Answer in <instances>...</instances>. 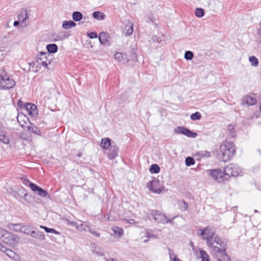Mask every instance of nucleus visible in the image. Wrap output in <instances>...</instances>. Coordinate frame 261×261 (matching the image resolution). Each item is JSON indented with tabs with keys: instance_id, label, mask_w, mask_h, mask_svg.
<instances>
[{
	"instance_id": "4be33fe9",
	"label": "nucleus",
	"mask_w": 261,
	"mask_h": 261,
	"mask_svg": "<svg viewBox=\"0 0 261 261\" xmlns=\"http://www.w3.org/2000/svg\"><path fill=\"white\" fill-rule=\"evenodd\" d=\"M46 49L47 50V53L49 54H50V53L55 54L57 52L58 47L56 44H49L47 45Z\"/></svg>"
},
{
	"instance_id": "20e7f679",
	"label": "nucleus",
	"mask_w": 261,
	"mask_h": 261,
	"mask_svg": "<svg viewBox=\"0 0 261 261\" xmlns=\"http://www.w3.org/2000/svg\"><path fill=\"white\" fill-rule=\"evenodd\" d=\"M0 238L4 243L11 246L17 245L19 239L15 234L1 227H0Z\"/></svg>"
},
{
	"instance_id": "bb28decb",
	"label": "nucleus",
	"mask_w": 261,
	"mask_h": 261,
	"mask_svg": "<svg viewBox=\"0 0 261 261\" xmlns=\"http://www.w3.org/2000/svg\"><path fill=\"white\" fill-rule=\"evenodd\" d=\"M72 19L75 21H79L83 18V14L79 11H74L72 15Z\"/></svg>"
},
{
	"instance_id": "423d86ee",
	"label": "nucleus",
	"mask_w": 261,
	"mask_h": 261,
	"mask_svg": "<svg viewBox=\"0 0 261 261\" xmlns=\"http://www.w3.org/2000/svg\"><path fill=\"white\" fill-rule=\"evenodd\" d=\"M50 56V54L48 53L41 51L36 56L35 60L39 65H42L47 69H50L51 68L48 67V65L50 64V62L48 59Z\"/></svg>"
},
{
	"instance_id": "393cba45",
	"label": "nucleus",
	"mask_w": 261,
	"mask_h": 261,
	"mask_svg": "<svg viewBox=\"0 0 261 261\" xmlns=\"http://www.w3.org/2000/svg\"><path fill=\"white\" fill-rule=\"evenodd\" d=\"M9 257L13 259L17 260L18 257V255L11 249H8L5 253Z\"/></svg>"
},
{
	"instance_id": "bf43d9fd",
	"label": "nucleus",
	"mask_w": 261,
	"mask_h": 261,
	"mask_svg": "<svg viewBox=\"0 0 261 261\" xmlns=\"http://www.w3.org/2000/svg\"><path fill=\"white\" fill-rule=\"evenodd\" d=\"M19 22H20V21H15L14 22V24H14V26L18 25L19 24Z\"/></svg>"
},
{
	"instance_id": "c756f323",
	"label": "nucleus",
	"mask_w": 261,
	"mask_h": 261,
	"mask_svg": "<svg viewBox=\"0 0 261 261\" xmlns=\"http://www.w3.org/2000/svg\"><path fill=\"white\" fill-rule=\"evenodd\" d=\"M200 254L201 261H210L209 255L205 251L203 250H200Z\"/></svg>"
},
{
	"instance_id": "4d7b16f0",
	"label": "nucleus",
	"mask_w": 261,
	"mask_h": 261,
	"mask_svg": "<svg viewBox=\"0 0 261 261\" xmlns=\"http://www.w3.org/2000/svg\"><path fill=\"white\" fill-rule=\"evenodd\" d=\"M17 105L19 108H22L23 106V103L20 100H19L17 102Z\"/></svg>"
},
{
	"instance_id": "c85d7f7f",
	"label": "nucleus",
	"mask_w": 261,
	"mask_h": 261,
	"mask_svg": "<svg viewBox=\"0 0 261 261\" xmlns=\"http://www.w3.org/2000/svg\"><path fill=\"white\" fill-rule=\"evenodd\" d=\"M149 171L152 173H158L160 171V168L157 164H152L150 167Z\"/></svg>"
},
{
	"instance_id": "5fc2aeb1",
	"label": "nucleus",
	"mask_w": 261,
	"mask_h": 261,
	"mask_svg": "<svg viewBox=\"0 0 261 261\" xmlns=\"http://www.w3.org/2000/svg\"><path fill=\"white\" fill-rule=\"evenodd\" d=\"M173 219H174V218H172L171 219H167V218L166 217V223H170L171 224H173Z\"/></svg>"
},
{
	"instance_id": "58836bf2",
	"label": "nucleus",
	"mask_w": 261,
	"mask_h": 261,
	"mask_svg": "<svg viewBox=\"0 0 261 261\" xmlns=\"http://www.w3.org/2000/svg\"><path fill=\"white\" fill-rule=\"evenodd\" d=\"M23 191L25 192H23V197H21L18 193L15 192L14 194V197L15 198H16V199L18 200H20V199L21 198H23L25 199H26V197L28 196V194L27 192H26L25 191V190H23Z\"/></svg>"
},
{
	"instance_id": "052dcab7",
	"label": "nucleus",
	"mask_w": 261,
	"mask_h": 261,
	"mask_svg": "<svg viewBox=\"0 0 261 261\" xmlns=\"http://www.w3.org/2000/svg\"><path fill=\"white\" fill-rule=\"evenodd\" d=\"M107 261H117V260L113 258H110V259H107Z\"/></svg>"
},
{
	"instance_id": "a18cd8bd",
	"label": "nucleus",
	"mask_w": 261,
	"mask_h": 261,
	"mask_svg": "<svg viewBox=\"0 0 261 261\" xmlns=\"http://www.w3.org/2000/svg\"><path fill=\"white\" fill-rule=\"evenodd\" d=\"M87 231L95 237H99L100 236V234L98 232L96 231L93 228H91L90 227H89Z\"/></svg>"
},
{
	"instance_id": "f257e3e1",
	"label": "nucleus",
	"mask_w": 261,
	"mask_h": 261,
	"mask_svg": "<svg viewBox=\"0 0 261 261\" xmlns=\"http://www.w3.org/2000/svg\"><path fill=\"white\" fill-rule=\"evenodd\" d=\"M206 244L210 248L211 254L218 261H230L226 250L227 243L218 236L207 239Z\"/></svg>"
},
{
	"instance_id": "c03bdc74",
	"label": "nucleus",
	"mask_w": 261,
	"mask_h": 261,
	"mask_svg": "<svg viewBox=\"0 0 261 261\" xmlns=\"http://www.w3.org/2000/svg\"><path fill=\"white\" fill-rule=\"evenodd\" d=\"M89 226H88L87 225H86L85 224V223H82L81 224H80V225H79V230H80V231H82V230H84V231H87L88 229V228H89Z\"/></svg>"
},
{
	"instance_id": "f03ea898",
	"label": "nucleus",
	"mask_w": 261,
	"mask_h": 261,
	"mask_svg": "<svg viewBox=\"0 0 261 261\" xmlns=\"http://www.w3.org/2000/svg\"><path fill=\"white\" fill-rule=\"evenodd\" d=\"M236 152L235 145L233 142L225 141L220 146V152L218 154L220 159L223 162L230 160Z\"/></svg>"
},
{
	"instance_id": "e433bc0d",
	"label": "nucleus",
	"mask_w": 261,
	"mask_h": 261,
	"mask_svg": "<svg viewBox=\"0 0 261 261\" xmlns=\"http://www.w3.org/2000/svg\"><path fill=\"white\" fill-rule=\"evenodd\" d=\"M194 56L193 53L191 51H186L185 53L184 57L187 60H191Z\"/></svg>"
},
{
	"instance_id": "0e129e2a",
	"label": "nucleus",
	"mask_w": 261,
	"mask_h": 261,
	"mask_svg": "<svg viewBox=\"0 0 261 261\" xmlns=\"http://www.w3.org/2000/svg\"><path fill=\"white\" fill-rule=\"evenodd\" d=\"M96 253L100 255H102L103 254L102 253L100 254V253H98V252H95Z\"/></svg>"
},
{
	"instance_id": "ea45409f",
	"label": "nucleus",
	"mask_w": 261,
	"mask_h": 261,
	"mask_svg": "<svg viewBox=\"0 0 261 261\" xmlns=\"http://www.w3.org/2000/svg\"><path fill=\"white\" fill-rule=\"evenodd\" d=\"M179 206L180 207V209L183 211H185L187 210V209L188 208V204L184 200L182 201L181 202H180L179 203Z\"/></svg>"
},
{
	"instance_id": "603ef678",
	"label": "nucleus",
	"mask_w": 261,
	"mask_h": 261,
	"mask_svg": "<svg viewBox=\"0 0 261 261\" xmlns=\"http://www.w3.org/2000/svg\"><path fill=\"white\" fill-rule=\"evenodd\" d=\"M7 249L8 248L4 246L2 244L0 243V250L3 252L5 253Z\"/></svg>"
},
{
	"instance_id": "774afa93",
	"label": "nucleus",
	"mask_w": 261,
	"mask_h": 261,
	"mask_svg": "<svg viewBox=\"0 0 261 261\" xmlns=\"http://www.w3.org/2000/svg\"><path fill=\"white\" fill-rule=\"evenodd\" d=\"M254 212H255V213H257V210H255V211H254Z\"/></svg>"
},
{
	"instance_id": "f8f14e48",
	"label": "nucleus",
	"mask_w": 261,
	"mask_h": 261,
	"mask_svg": "<svg viewBox=\"0 0 261 261\" xmlns=\"http://www.w3.org/2000/svg\"><path fill=\"white\" fill-rule=\"evenodd\" d=\"M26 110L28 115L32 117H35L38 115L37 106L31 103H27L25 105Z\"/></svg>"
},
{
	"instance_id": "a211bd4d",
	"label": "nucleus",
	"mask_w": 261,
	"mask_h": 261,
	"mask_svg": "<svg viewBox=\"0 0 261 261\" xmlns=\"http://www.w3.org/2000/svg\"><path fill=\"white\" fill-rule=\"evenodd\" d=\"M8 228L13 231H20L21 232L23 231L22 229H24L25 230H27V229L25 228V227H20V224L17 223V224H12V223H9L8 224Z\"/></svg>"
},
{
	"instance_id": "412c9836",
	"label": "nucleus",
	"mask_w": 261,
	"mask_h": 261,
	"mask_svg": "<svg viewBox=\"0 0 261 261\" xmlns=\"http://www.w3.org/2000/svg\"><path fill=\"white\" fill-rule=\"evenodd\" d=\"M75 26L76 23L72 20L64 21L62 24V27L65 30H68L70 28L75 27Z\"/></svg>"
},
{
	"instance_id": "0eeeda50",
	"label": "nucleus",
	"mask_w": 261,
	"mask_h": 261,
	"mask_svg": "<svg viewBox=\"0 0 261 261\" xmlns=\"http://www.w3.org/2000/svg\"><path fill=\"white\" fill-rule=\"evenodd\" d=\"M208 173L214 179L219 182L228 180V177L226 176L224 171H222L220 169L209 170Z\"/></svg>"
},
{
	"instance_id": "7ed1b4c3",
	"label": "nucleus",
	"mask_w": 261,
	"mask_h": 261,
	"mask_svg": "<svg viewBox=\"0 0 261 261\" xmlns=\"http://www.w3.org/2000/svg\"><path fill=\"white\" fill-rule=\"evenodd\" d=\"M16 84L11 76L4 69L0 70V89L8 90L13 88Z\"/></svg>"
},
{
	"instance_id": "4468645a",
	"label": "nucleus",
	"mask_w": 261,
	"mask_h": 261,
	"mask_svg": "<svg viewBox=\"0 0 261 261\" xmlns=\"http://www.w3.org/2000/svg\"><path fill=\"white\" fill-rule=\"evenodd\" d=\"M27 12L25 10L21 12L18 16V21L21 22L22 25L24 27H27L29 24Z\"/></svg>"
},
{
	"instance_id": "69168bd1",
	"label": "nucleus",
	"mask_w": 261,
	"mask_h": 261,
	"mask_svg": "<svg viewBox=\"0 0 261 261\" xmlns=\"http://www.w3.org/2000/svg\"><path fill=\"white\" fill-rule=\"evenodd\" d=\"M190 244H191V245L192 246H193V243L191 242V243H190Z\"/></svg>"
},
{
	"instance_id": "5701e85b",
	"label": "nucleus",
	"mask_w": 261,
	"mask_h": 261,
	"mask_svg": "<svg viewBox=\"0 0 261 261\" xmlns=\"http://www.w3.org/2000/svg\"><path fill=\"white\" fill-rule=\"evenodd\" d=\"M114 57L116 60H117L119 61H121L122 60H126L128 59V55L126 54H122L121 53H116L114 55Z\"/></svg>"
},
{
	"instance_id": "a19ab883",
	"label": "nucleus",
	"mask_w": 261,
	"mask_h": 261,
	"mask_svg": "<svg viewBox=\"0 0 261 261\" xmlns=\"http://www.w3.org/2000/svg\"><path fill=\"white\" fill-rule=\"evenodd\" d=\"M198 155L201 157H206L208 158L210 156V152L207 151H200L197 153Z\"/></svg>"
},
{
	"instance_id": "39448f33",
	"label": "nucleus",
	"mask_w": 261,
	"mask_h": 261,
	"mask_svg": "<svg viewBox=\"0 0 261 261\" xmlns=\"http://www.w3.org/2000/svg\"><path fill=\"white\" fill-rule=\"evenodd\" d=\"M224 172L228 178L237 177L241 172V169L237 164L231 163L224 167Z\"/></svg>"
},
{
	"instance_id": "3c124183",
	"label": "nucleus",
	"mask_w": 261,
	"mask_h": 261,
	"mask_svg": "<svg viewBox=\"0 0 261 261\" xmlns=\"http://www.w3.org/2000/svg\"><path fill=\"white\" fill-rule=\"evenodd\" d=\"M168 252H169V256H170V259H172V258L174 256H175L174 255V251L172 249H170L169 248H168Z\"/></svg>"
},
{
	"instance_id": "f704fd0d",
	"label": "nucleus",
	"mask_w": 261,
	"mask_h": 261,
	"mask_svg": "<svg viewBox=\"0 0 261 261\" xmlns=\"http://www.w3.org/2000/svg\"><path fill=\"white\" fill-rule=\"evenodd\" d=\"M195 162L192 157L188 156L185 160V164L187 166H190L195 164Z\"/></svg>"
},
{
	"instance_id": "cd10ccee",
	"label": "nucleus",
	"mask_w": 261,
	"mask_h": 261,
	"mask_svg": "<svg viewBox=\"0 0 261 261\" xmlns=\"http://www.w3.org/2000/svg\"><path fill=\"white\" fill-rule=\"evenodd\" d=\"M0 141L4 144H9L10 139L8 136L5 135L3 132H0Z\"/></svg>"
},
{
	"instance_id": "7c9ffc66",
	"label": "nucleus",
	"mask_w": 261,
	"mask_h": 261,
	"mask_svg": "<svg viewBox=\"0 0 261 261\" xmlns=\"http://www.w3.org/2000/svg\"><path fill=\"white\" fill-rule=\"evenodd\" d=\"M40 228L44 229V230L47 233H53L56 234H59L60 233L59 232L57 231V230L53 228H48L46 226H44L43 225H40Z\"/></svg>"
},
{
	"instance_id": "b1692460",
	"label": "nucleus",
	"mask_w": 261,
	"mask_h": 261,
	"mask_svg": "<svg viewBox=\"0 0 261 261\" xmlns=\"http://www.w3.org/2000/svg\"><path fill=\"white\" fill-rule=\"evenodd\" d=\"M93 17L98 20H103L106 15L102 12L99 11H94L92 14Z\"/></svg>"
},
{
	"instance_id": "2eb2a0df",
	"label": "nucleus",
	"mask_w": 261,
	"mask_h": 261,
	"mask_svg": "<svg viewBox=\"0 0 261 261\" xmlns=\"http://www.w3.org/2000/svg\"><path fill=\"white\" fill-rule=\"evenodd\" d=\"M256 99L255 97L250 95H246L243 97L242 104H246L248 106H252L256 103Z\"/></svg>"
},
{
	"instance_id": "1a4fd4ad",
	"label": "nucleus",
	"mask_w": 261,
	"mask_h": 261,
	"mask_svg": "<svg viewBox=\"0 0 261 261\" xmlns=\"http://www.w3.org/2000/svg\"><path fill=\"white\" fill-rule=\"evenodd\" d=\"M24 184L26 186H29L33 192H37L38 194L42 197H45L47 195V192L45 190L30 181L28 179L25 180Z\"/></svg>"
},
{
	"instance_id": "a878e982",
	"label": "nucleus",
	"mask_w": 261,
	"mask_h": 261,
	"mask_svg": "<svg viewBox=\"0 0 261 261\" xmlns=\"http://www.w3.org/2000/svg\"><path fill=\"white\" fill-rule=\"evenodd\" d=\"M28 128L30 132L37 135H41V131L39 128L32 124H31L30 126H28Z\"/></svg>"
},
{
	"instance_id": "dca6fc26",
	"label": "nucleus",
	"mask_w": 261,
	"mask_h": 261,
	"mask_svg": "<svg viewBox=\"0 0 261 261\" xmlns=\"http://www.w3.org/2000/svg\"><path fill=\"white\" fill-rule=\"evenodd\" d=\"M25 234L30 235L33 238L38 239L39 240H43L45 239L44 234L43 232L39 230H32L29 232H26L25 231L23 232Z\"/></svg>"
},
{
	"instance_id": "e2e57ef3",
	"label": "nucleus",
	"mask_w": 261,
	"mask_h": 261,
	"mask_svg": "<svg viewBox=\"0 0 261 261\" xmlns=\"http://www.w3.org/2000/svg\"><path fill=\"white\" fill-rule=\"evenodd\" d=\"M148 240H149L148 239H146V240H144V242L146 243V242H147L148 241Z\"/></svg>"
},
{
	"instance_id": "2f4dec72",
	"label": "nucleus",
	"mask_w": 261,
	"mask_h": 261,
	"mask_svg": "<svg viewBox=\"0 0 261 261\" xmlns=\"http://www.w3.org/2000/svg\"><path fill=\"white\" fill-rule=\"evenodd\" d=\"M195 14L196 16L201 18L204 16V11L202 8H196L195 10Z\"/></svg>"
},
{
	"instance_id": "c9c22d12",
	"label": "nucleus",
	"mask_w": 261,
	"mask_h": 261,
	"mask_svg": "<svg viewBox=\"0 0 261 261\" xmlns=\"http://www.w3.org/2000/svg\"><path fill=\"white\" fill-rule=\"evenodd\" d=\"M112 229L114 231V233L119 237L121 236L123 233V229L120 227L115 226L112 228Z\"/></svg>"
},
{
	"instance_id": "9d476101",
	"label": "nucleus",
	"mask_w": 261,
	"mask_h": 261,
	"mask_svg": "<svg viewBox=\"0 0 261 261\" xmlns=\"http://www.w3.org/2000/svg\"><path fill=\"white\" fill-rule=\"evenodd\" d=\"M150 214L158 223H166V215L158 210H151Z\"/></svg>"
},
{
	"instance_id": "49530a36",
	"label": "nucleus",
	"mask_w": 261,
	"mask_h": 261,
	"mask_svg": "<svg viewBox=\"0 0 261 261\" xmlns=\"http://www.w3.org/2000/svg\"><path fill=\"white\" fill-rule=\"evenodd\" d=\"M67 224L68 225H70L75 227L76 229H79V224L76 222L71 221H69V220H67Z\"/></svg>"
},
{
	"instance_id": "338daca9",
	"label": "nucleus",
	"mask_w": 261,
	"mask_h": 261,
	"mask_svg": "<svg viewBox=\"0 0 261 261\" xmlns=\"http://www.w3.org/2000/svg\"><path fill=\"white\" fill-rule=\"evenodd\" d=\"M81 154H78V156H79V157H81Z\"/></svg>"
},
{
	"instance_id": "8fccbe9b",
	"label": "nucleus",
	"mask_w": 261,
	"mask_h": 261,
	"mask_svg": "<svg viewBox=\"0 0 261 261\" xmlns=\"http://www.w3.org/2000/svg\"><path fill=\"white\" fill-rule=\"evenodd\" d=\"M62 34H63V35H62L61 36L60 35H59L58 36V38L59 39H63L64 38H68V37L69 36V34L65 32H63L62 33Z\"/></svg>"
},
{
	"instance_id": "6e6552de",
	"label": "nucleus",
	"mask_w": 261,
	"mask_h": 261,
	"mask_svg": "<svg viewBox=\"0 0 261 261\" xmlns=\"http://www.w3.org/2000/svg\"><path fill=\"white\" fill-rule=\"evenodd\" d=\"M173 132L176 134H182L191 138H195L197 136V133L184 126H177L174 129Z\"/></svg>"
},
{
	"instance_id": "79ce46f5",
	"label": "nucleus",
	"mask_w": 261,
	"mask_h": 261,
	"mask_svg": "<svg viewBox=\"0 0 261 261\" xmlns=\"http://www.w3.org/2000/svg\"><path fill=\"white\" fill-rule=\"evenodd\" d=\"M130 54V56L128 55V59H126V62H128L130 60L136 62L137 60V55L134 52H131Z\"/></svg>"
},
{
	"instance_id": "864d4df0",
	"label": "nucleus",
	"mask_w": 261,
	"mask_h": 261,
	"mask_svg": "<svg viewBox=\"0 0 261 261\" xmlns=\"http://www.w3.org/2000/svg\"><path fill=\"white\" fill-rule=\"evenodd\" d=\"M199 231H200V232H199V235L200 236H202V237L203 236H205V229L204 228L203 229H199Z\"/></svg>"
},
{
	"instance_id": "680f3d73",
	"label": "nucleus",
	"mask_w": 261,
	"mask_h": 261,
	"mask_svg": "<svg viewBox=\"0 0 261 261\" xmlns=\"http://www.w3.org/2000/svg\"><path fill=\"white\" fill-rule=\"evenodd\" d=\"M135 222V221H134L133 219H130V220H129V222L130 223H133V222Z\"/></svg>"
},
{
	"instance_id": "37998d69",
	"label": "nucleus",
	"mask_w": 261,
	"mask_h": 261,
	"mask_svg": "<svg viewBox=\"0 0 261 261\" xmlns=\"http://www.w3.org/2000/svg\"><path fill=\"white\" fill-rule=\"evenodd\" d=\"M228 130L231 137H234L235 136L236 132L234 126L232 125L229 124L228 126Z\"/></svg>"
},
{
	"instance_id": "4c0bfd02",
	"label": "nucleus",
	"mask_w": 261,
	"mask_h": 261,
	"mask_svg": "<svg viewBox=\"0 0 261 261\" xmlns=\"http://www.w3.org/2000/svg\"><path fill=\"white\" fill-rule=\"evenodd\" d=\"M249 61L251 65L253 66H257L258 64V59L254 56H251L249 58Z\"/></svg>"
},
{
	"instance_id": "9b49d317",
	"label": "nucleus",
	"mask_w": 261,
	"mask_h": 261,
	"mask_svg": "<svg viewBox=\"0 0 261 261\" xmlns=\"http://www.w3.org/2000/svg\"><path fill=\"white\" fill-rule=\"evenodd\" d=\"M147 187L150 191L155 193L160 194L162 191V189L159 188V181L158 180L149 181Z\"/></svg>"
},
{
	"instance_id": "6e6d98bb",
	"label": "nucleus",
	"mask_w": 261,
	"mask_h": 261,
	"mask_svg": "<svg viewBox=\"0 0 261 261\" xmlns=\"http://www.w3.org/2000/svg\"><path fill=\"white\" fill-rule=\"evenodd\" d=\"M4 58V51L0 50V61H2Z\"/></svg>"
},
{
	"instance_id": "72a5a7b5",
	"label": "nucleus",
	"mask_w": 261,
	"mask_h": 261,
	"mask_svg": "<svg viewBox=\"0 0 261 261\" xmlns=\"http://www.w3.org/2000/svg\"><path fill=\"white\" fill-rule=\"evenodd\" d=\"M125 30H126V32H124V33L126 36H130L133 34V26L132 24H130L129 25H126L125 27Z\"/></svg>"
},
{
	"instance_id": "de8ad7c7",
	"label": "nucleus",
	"mask_w": 261,
	"mask_h": 261,
	"mask_svg": "<svg viewBox=\"0 0 261 261\" xmlns=\"http://www.w3.org/2000/svg\"><path fill=\"white\" fill-rule=\"evenodd\" d=\"M146 236L149 238H156L154 234H152L149 230H147L146 231Z\"/></svg>"
},
{
	"instance_id": "13d9d810",
	"label": "nucleus",
	"mask_w": 261,
	"mask_h": 261,
	"mask_svg": "<svg viewBox=\"0 0 261 261\" xmlns=\"http://www.w3.org/2000/svg\"><path fill=\"white\" fill-rule=\"evenodd\" d=\"M172 261H180V260L176 256H174L172 258Z\"/></svg>"
},
{
	"instance_id": "6ab92c4d",
	"label": "nucleus",
	"mask_w": 261,
	"mask_h": 261,
	"mask_svg": "<svg viewBox=\"0 0 261 261\" xmlns=\"http://www.w3.org/2000/svg\"><path fill=\"white\" fill-rule=\"evenodd\" d=\"M205 236L203 237V239L206 240V242L207 241V239L209 238H213L215 236V232L210 228L207 227L205 228Z\"/></svg>"
},
{
	"instance_id": "09e8293b",
	"label": "nucleus",
	"mask_w": 261,
	"mask_h": 261,
	"mask_svg": "<svg viewBox=\"0 0 261 261\" xmlns=\"http://www.w3.org/2000/svg\"><path fill=\"white\" fill-rule=\"evenodd\" d=\"M87 34L89 38L91 39L96 38L97 37V34L95 32H90Z\"/></svg>"
},
{
	"instance_id": "473e14b6",
	"label": "nucleus",
	"mask_w": 261,
	"mask_h": 261,
	"mask_svg": "<svg viewBox=\"0 0 261 261\" xmlns=\"http://www.w3.org/2000/svg\"><path fill=\"white\" fill-rule=\"evenodd\" d=\"M190 118L191 120L194 121L198 120L201 118V115L199 112H196L191 115Z\"/></svg>"
},
{
	"instance_id": "f3484780",
	"label": "nucleus",
	"mask_w": 261,
	"mask_h": 261,
	"mask_svg": "<svg viewBox=\"0 0 261 261\" xmlns=\"http://www.w3.org/2000/svg\"><path fill=\"white\" fill-rule=\"evenodd\" d=\"M112 145H113V144L111 143V140L109 138H102L101 140L100 146L103 149H108Z\"/></svg>"
},
{
	"instance_id": "aec40b11",
	"label": "nucleus",
	"mask_w": 261,
	"mask_h": 261,
	"mask_svg": "<svg viewBox=\"0 0 261 261\" xmlns=\"http://www.w3.org/2000/svg\"><path fill=\"white\" fill-rule=\"evenodd\" d=\"M109 37V34L105 32H101L99 35V40L101 44H105L108 41V38Z\"/></svg>"
},
{
	"instance_id": "ddd939ff",
	"label": "nucleus",
	"mask_w": 261,
	"mask_h": 261,
	"mask_svg": "<svg viewBox=\"0 0 261 261\" xmlns=\"http://www.w3.org/2000/svg\"><path fill=\"white\" fill-rule=\"evenodd\" d=\"M108 157L110 160H114L118 156V147L116 144H113L108 149Z\"/></svg>"
}]
</instances>
